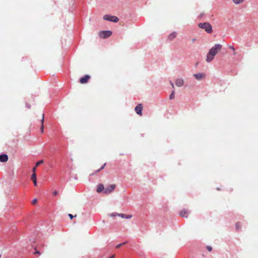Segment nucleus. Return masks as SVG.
I'll list each match as a JSON object with an SVG mask.
<instances>
[{"label":"nucleus","mask_w":258,"mask_h":258,"mask_svg":"<svg viewBox=\"0 0 258 258\" xmlns=\"http://www.w3.org/2000/svg\"><path fill=\"white\" fill-rule=\"evenodd\" d=\"M176 36V32H173L171 33L170 35H169L168 38L169 40H172L174 38H175Z\"/></svg>","instance_id":"obj_13"},{"label":"nucleus","mask_w":258,"mask_h":258,"mask_svg":"<svg viewBox=\"0 0 258 258\" xmlns=\"http://www.w3.org/2000/svg\"><path fill=\"white\" fill-rule=\"evenodd\" d=\"M236 228L237 230H239L241 228V226L239 222H237L236 224Z\"/></svg>","instance_id":"obj_16"},{"label":"nucleus","mask_w":258,"mask_h":258,"mask_svg":"<svg viewBox=\"0 0 258 258\" xmlns=\"http://www.w3.org/2000/svg\"><path fill=\"white\" fill-rule=\"evenodd\" d=\"M116 185L114 184H111L108 186H107L105 189L104 190V192L105 194H109L115 188Z\"/></svg>","instance_id":"obj_5"},{"label":"nucleus","mask_w":258,"mask_h":258,"mask_svg":"<svg viewBox=\"0 0 258 258\" xmlns=\"http://www.w3.org/2000/svg\"><path fill=\"white\" fill-rule=\"evenodd\" d=\"M114 255L110 256L109 258H114Z\"/></svg>","instance_id":"obj_34"},{"label":"nucleus","mask_w":258,"mask_h":258,"mask_svg":"<svg viewBox=\"0 0 258 258\" xmlns=\"http://www.w3.org/2000/svg\"><path fill=\"white\" fill-rule=\"evenodd\" d=\"M230 48H231L232 50H233V51L234 50V49L233 48V47L231 46H229Z\"/></svg>","instance_id":"obj_33"},{"label":"nucleus","mask_w":258,"mask_h":258,"mask_svg":"<svg viewBox=\"0 0 258 258\" xmlns=\"http://www.w3.org/2000/svg\"><path fill=\"white\" fill-rule=\"evenodd\" d=\"M194 76L195 77V78L198 80H201L203 79H204L206 77V75L203 73H198L196 74H195Z\"/></svg>","instance_id":"obj_8"},{"label":"nucleus","mask_w":258,"mask_h":258,"mask_svg":"<svg viewBox=\"0 0 258 258\" xmlns=\"http://www.w3.org/2000/svg\"><path fill=\"white\" fill-rule=\"evenodd\" d=\"M8 160V156L6 154H2L0 155V162H6Z\"/></svg>","instance_id":"obj_11"},{"label":"nucleus","mask_w":258,"mask_h":258,"mask_svg":"<svg viewBox=\"0 0 258 258\" xmlns=\"http://www.w3.org/2000/svg\"><path fill=\"white\" fill-rule=\"evenodd\" d=\"M37 200H36V199H34V200L32 201V204H33V205H34V204H36V203H37Z\"/></svg>","instance_id":"obj_24"},{"label":"nucleus","mask_w":258,"mask_h":258,"mask_svg":"<svg viewBox=\"0 0 258 258\" xmlns=\"http://www.w3.org/2000/svg\"><path fill=\"white\" fill-rule=\"evenodd\" d=\"M35 186L37 185V179L32 180Z\"/></svg>","instance_id":"obj_27"},{"label":"nucleus","mask_w":258,"mask_h":258,"mask_svg":"<svg viewBox=\"0 0 258 258\" xmlns=\"http://www.w3.org/2000/svg\"><path fill=\"white\" fill-rule=\"evenodd\" d=\"M174 93H175V91H174V90H173L172 91L171 95L169 96L170 99H173L174 98Z\"/></svg>","instance_id":"obj_17"},{"label":"nucleus","mask_w":258,"mask_h":258,"mask_svg":"<svg viewBox=\"0 0 258 258\" xmlns=\"http://www.w3.org/2000/svg\"><path fill=\"white\" fill-rule=\"evenodd\" d=\"M41 127H40V130H41V133H43V131H44V125H43L44 115L43 114L42 115V119H41Z\"/></svg>","instance_id":"obj_15"},{"label":"nucleus","mask_w":258,"mask_h":258,"mask_svg":"<svg viewBox=\"0 0 258 258\" xmlns=\"http://www.w3.org/2000/svg\"><path fill=\"white\" fill-rule=\"evenodd\" d=\"M233 1L235 4H239L242 3L244 0H233Z\"/></svg>","instance_id":"obj_18"},{"label":"nucleus","mask_w":258,"mask_h":258,"mask_svg":"<svg viewBox=\"0 0 258 258\" xmlns=\"http://www.w3.org/2000/svg\"><path fill=\"white\" fill-rule=\"evenodd\" d=\"M104 189H104V185L102 184H100L98 186V188L97 189V191L98 192H101L102 191H104Z\"/></svg>","instance_id":"obj_12"},{"label":"nucleus","mask_w":258,"mask_h":258,"mask_svg":"<svg viewBox=\"0 0 258 258\" xmlns=\"http://www.w3.org/2000/svg\"><path fill=\"white\" fill-rule=\"evenodd\" d=\"M135 111L136 113L140 115H142V110H143V105L141 103H140L137 105V106L135 107Z\"/></svg>","instance_id":"obj_6"},{"label":"nucleus","mask_w":258,"mask_h":258,"mask_svg":"<svg viewBox=\"0 0 258 258\" xmlns=\"http://www.w3.org/2000/svg\"><path fill=\"white\" fill-rule=\"evenodd\" d=\"M103 19L105 20L113 22H117L119 19L114 16H111L109 15H105L103 17Z\"/></svg>","instance_id":"obj_3"},{"label":"nucleus","mask_w":258,"mask_h":258,"mask_svg":"<svg viewBox=\"0 0 258 258\" xmlns=\"http://www.w3.org/2000/svg\"><path fill=\"white\" fill-rule=\"evenodd\" d=\"M126 243V242H123L122 243H120L119 244H118L117 245H116V248H119V247H120L121 246L124 245L125 243Z\"/></svg>","instance_id":"obj_22"},{"label":"nucleus","mask_w":258,"mask_h":258,"mask_svg":"<svg viewBox=\"0 0 258 258\" xmlns=\"http://www.w3.org/2000/svg\"><path fill=\"white\" fill-rule=\"evenodd\" d=\"M90 76L88 75H86L80 79V83L81 84L87 83L88 80L90 79Z\"/></svg>","instance_id":"obj_7"},{"label":"nucleus","mask_w":258,"mask_h":258,"mask_svg":"<svg viewBox=\"0 0 258 258\" xmlns=\"http://www.w3.org/2000/svg\"><path fill=\"white\" fill-rule=\"evenodd\" d=\"M222 45L215 44L212 47L207 54L206 61L208 62H211L214 58V56L220 52L222 49Z\"/></svg>","instance_id":"obj_1"},{"label":"nucleus","mask_w":258,"mask_h":258,"mask_svg":"<svg viewBox=\"0 0 258 258\" xmlns=\"http://www.w3.org/2000/svg\"><path fill=\"white\" fill-rule=\"evenodd\" d=\"M69 217L71 219H72L74 217H76V215H75V216H74L73 215L71 214H69Z\"/></svg>","instance_id":"obj_26"},{"label":"nucleus","mask_w":258,"mask_h":258,"mask_svg":"<svg viewBox=\"0 0 258 258\" xmlns=\"http://www.w3.org/2000/svg\"><path fill=\"white\" fill-rule=\"evenodd\" d=\"M184 81L182 79H177L175 81V85L177 87H181L183 85Z\"/></svg>","instance_id":"obj_10"},{"label":"nucleus","mask_w":258,"mask_h":258,"mask_svg":"<svg viewBox=\"0 0 258 258\" xmlns=\"http://www.w3.org/2000/svg\"><path fill=\"white\" fill-rule=\"evenodd\" d=\"M31 179L32 180L37 179L36 173H33V174H32V176H31Z\"/></svg>","instance_id":"obj_20"},{"label":"nucleus","mask_w":258,"mask_h":258,"mask_svg":"<svg viewBox=\"0 0 258 258\" xmlns=\"http://www.w3.org/2000/svg\"><path fill=\"white\" fill-rule=\"evenodd\" d=\"M118 216H120L123 218L130 219L132 217L131 215H125L124 214H118Z\"/></svg>","instance_id":"obj_14"},{"label":"nucleus","mask_w":258,"mask_h":258,"mask_svg":"<svg viewBox=\"0 0 258 258\" xmlns=\"http://www.w3.org/2000/svg\"><path fill=\"white\" fill-rule=\"evenodd\" d=\"M43 163V160H41L38 161L37 162H36V166H38L39 165H40L41 164H42Z\"/></svg>","instance_id":"obj_21"},{"label":"nucleus","mask_w":258,"mask_h":258,"mask_svg":"<svg viewBox=\"0 0 258 258\" xmlns=\"http://www.w3.org/2000/svg\"><path fill=\"white\" fill-rule=\"evenodd\" d=\"M196 41V38H194L191 39V41L192 43H194Z\"/></svg>","instance_id":"obj_32"},{"label":"nucleus","mask_w":258,"mask_h":258,"mask_svg":"<svg viewBox=\"0 0 258 258\" xmlns=\"http://www.w3.org/2000/svg\"><path fill=\"white\" fill-rule=\"evenodd\" d=\"M36 167L37 166H35V167H33V168L32 169L33 173H36L35 171H36Z\"/></svg>","instance_id":"obj_29"},{"label":"nucleus","mask_w":258,"mask_h":258,"mask_svg":"<svg viewBox=\"0 0 258 258\" xmlns=\"http://www.w3.org/2000/svg\"><path fill=\"white\" fill-rule=\"evenodd\" d=\"M118 214H116V213H112V214H111V216H116V215L118 216Z\"/></svg>","instance_id":"obj_31"},{"label":"nucleus","mask_w":258,"mask_h":258,"mask_svg":"<svg viewBox=\"0 0 258 258\" xmlns=\"http://www.w3.org/2000/svg\"><path fill=\"white\" fill-rule=\"evenodd\" d=\"M106 165V163H104L99 169L96 170L95 173L99 172L101 170L103 169Z\"/></svg>","instance_id":"obj_19"},{"label":"nucleus","mask_w":258,"mask_h":258,"mask_svg":"<svg viewBox=\"0 0 258 258\" xmlns=\"http://www.w3.org/2000/svg\"><path fill=\"white\" fill-rule=\"evenodd\" d=\"M170 84H171L172 88L174 89V85L173 83L171 81H170Z\"/></svg>","instance_id":"obj_28"},{"label":"nucleus","mask_w":258,"mask_h":258,"mask_svg":"<svg viewBox=\"0 0 258 258\" xmlns=\"http://www.w3.org/2000/svg\"><path fill=\"white\" fill-rule=\"evenodd\" d=\"M206 249H207V250L208 251H210V252L212 250V247L211 246H209V245L206 246Z\"/></svg>","instance_id":"obj_23"},{"label":"nucleus","mask_w":258,"mask_h":258,"mask_svg":"<svg viewBox=\"0 0 258 258\" xmlns=\"http://www.w3.org/2000/svg\"><path fill=\"white\" fill-rule=\"evenodd\" d=\"M57 194H58V192H57V191H56V190H54V191L52 192V195H53V196H56Z\"/></svg>","instance_id":"obj_25"},{"label":"nucleus","mask_w":258,"mask_h":258,"mask_svg":"<svg viewBox=\"0 0 258 258\" xmlns=\"http://www.w3.org/2000/svg\"><path fill=\"white\" fill-rule=\"evenodd\" d=\"M94 174L92 173V174H90V175H93Z\"/></svg>","instance_id":"obj_35"},{"label":"nucleus","mask_w":258,"mask_h":258,"mask_svg":"<svg viewBox=\"0 0 258 258\" xmlns=\"http://www.w3.org/2000/svg\"><path fill=\"white\" fill-rule=\"evenodd\" d=\"M34 254H40V252L39 251H38V250H36L35 252H34Z\"/></svg>","instance_id":"obj_30"},{"label":"nucleus","mask_w":258,"mask_h":258,"mask_svg":"<svg viewBox=\"0 0 258 258\" xmlns=\"http://www.w3.org/2000/svg\"><path fill=\"white\" fill-rule=\"evenodd\" d=\"M179 215L183 218H187L188 215V211L187 210L183 209L180 211Z\"/></svg>","instance_id":"obj_9"},{"label":"nucleus","mask_w":258,"mask_h":258,"mask_svg":"<svg viewBox=\"0 0 258 258\" xmlns=\"http://www.w3.org/2000/svg\"><path fill=\"white\" fill-rule=\"evenodd\" d=\"M112 32L110 31H102L99 32V35L101 38H106L110 36Z\"/></svg>","instance_id":"obj_4"},{"label":"nucleus","mask_w":258,"mask_h":258,"mask_svg":"<svg viewBox=\"0 0 258 258\" xmlns=\"http://www.w3.org/2000/svg\"><path fill=\"white\" fill-rule=\"evenodd\" d=\"M199 27L200 28L204 29L207 32L210 33L212 31L211 25L208 23H204L199 24Z\"/></svg>","instance_id":"obj_2"}]
</instances>
